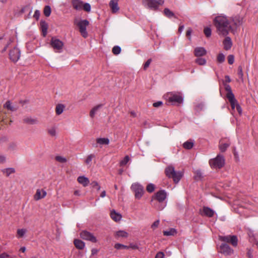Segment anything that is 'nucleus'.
Masks as SVG:
<instances>
[{
  "mask_svg": "<svg viewBox=\"0 0 258 258\" xmlns=\"http://www.w3.org/2000/svg\"><path fill=\"white\" fill-rule=\"evenodd\" d=\"M130 157L126 155L124 157V158L120 162V166H124L126 165L127 162L129 161Z\"/></svg>",
  "mask_w": 258,
  "mask_h": 258,
  "instance_id": "nucleus-42",
  "label": "nucleus"
},
{
  "mask_svg": "<svg viewBox=\"0 0 258 258\" xmlns=\"http://www.w3.org/2000/svg\"><path fill=\"white\" fill-rule=\"evenodd\" d=\"M155 189V185L153 183H149L146 187V190L148 192L151 193L154 191Z\"/></svg>",
  "mask_w": 258,
  "mask_h": 258,
  "instance_id": "nucleus-41",
  "label": "nucleus"
},
{
  "mask_svg": "<svg viewBox=\"0 0 258 258\" xmlns=\"http://www.w3.org/2000/svg\"><path fill=\"white\" fill-rule=\"evenodd\" d=\"M4 107L12 111H16L18 109V107L17 106L12 105L11 102L10 101H8L6 102V103L4 104Z\"/></svg>",
  "mask_w": 258,
  "mask_h": 258,
  "instance_id": "nucleus-27",
  "label": "nucleus"
},
{
  "mask_svg": "<svg viewBox=\"0 0 258 258\" xmlns=\"http://www.w3.org/2000/svg\"><path fill=\"white\" fill-rule=\"evenodd\" d=\"M51 12V8L50 6H46L44 7L43 13H44V15L46 17H49L50 15Z\"/></svg>",
  "mask_w": 258,
  "mask_h": 258,
  "instance_id": "nucleus-37",
  "label": "nucleus"
},
{
  "mask_svg": "<svg viewBox=\"0 0 258 258\" xmlns=\"http://www.w3.org/2000/svg\"><path fill=\"white\" fill-rule=\"evenodd\" d=\"M228 61L230 64H232L234 61V57L233 55H229L228 56Z\"/></svg>",
  "mask_w": 258,
  "mask_h": 258,
  "instance_id": "nucleus-54",
  "label": "nucleus"
},
{
  "mask_svg": "<svg viewBox=\"0 0 258 258\" xmlns=\"http://www.w3.org/2000/svg\"><path fill=\"white\" fill-rule=\"evenodd\" d=\"M46 195V192L45 190L38 189L37 190L34 196V199L36 200H39L44 198Z\"/></svg>",
  "mask_w": 258,
  "mask_h": 258,
  "instance_id": "nucleus-22",
  "label": "nucleus"
},
{
  "mask_svg": "<svg viewBox=\"0 0 258 258\" xmlns=\"http://www.w3.org/2000/svg\"><path fill=\"white\" fill-rule=\"evenodd\" d=\"M81 237L86 240L90 241L92 242L95 243L97 241V240L93 234L87 231L84 230L80 233Z\"/></svg>",
  "mask_w": 258,
  "mask_h": 258,
  "instance_id": "nucleus-12",
  "label": "nucleus"
},
{
  "mask_svg": "<svg viewBox=\"0 0 258 258\" xmlns=\"http://www.w3.org/2000/svg\"><path fill=\"white\" fill-rule=\"evenodd\" d=\"M114 247L117 249H120L122 248H127L128 247L120 243H116L115 244Z\"/></svg>",
  "mask_w": 258,
  "mask_h": 258,
  "instance_id": "nucleus-52",
  "label": "nucleus"
},
{
  "mask_svg": "<svg viewBox=\"0 0 258 258\" xmlns=\"http://www.w3.org/2000/svg\"><path fill=\"white\" fill-rule=\"evenodd\" d=\"M220 250L221 252L225 255H230L233 252V250L226 243L221 244L220 245Z\"/></svg>",
  "mask_w": 258,
  "mask_h": 258,
  "instance_id": "nucleus-14",
  "label": "nucleus"
},
{
  "mask_svg": "<svg viewBox=\"0 0 258 258\" xmlns=\"http://www.w3.org/2000/svg\"><path fill=\"white\" fill-rule=\"evenodd\" d=\"M164 14L166 17L169 18L174 16V14L168 8H165L164 10Z\"/></svg>",
  "mask_w": 258,
  "mask_h": 258,
  "instance_id": "nucleus-36",
  "label": "nucleus"
},
{
  "mask_svg": "<svg viewBox=\"0 0 258 258\" xmlns=\"http://www.w3.org/2000/svg\"><path fill=\"white\" fill-rule=\"evenodd\" d=\"M219 240L227 243H230L233 246L237 245L238 239L235 235L219 236Z\"/></svg>",
  "mask_w": 258,
  "mask_h": 258,
  "instance_id": "nucleus-9",
  "label": "nucleus"
},
{
  "mask_svg": "<svg viewBox=\"0 0 258 258\" xmlns=\"http://www.w3.org/2000/svg\"><path fill=\"white\" fill-rule=\"evenodd\" d=\"M194 145V141L192 140H188L184 142L183 144V147L187 150L191 149Z\"/></svg>",
  "mask_w": 258,
  "mask_h": 258,
  "instance_id": "nucleus-29",
  "label": "nucleus"
},
{
  "mask_svg": "<svg viewBox=\"0 0 258 258\" xmlns=\"http://www.w3.org/2000/svg\"><path fill=\"white\" fill-rule=\"evenodd\" d=\"M89 24L87 20H81L77 23V26L79 28V31L84 38L88 37V32L86 31V27Z\"/></svg>",
  "mask_w": 258,
  "mask_h": 258,
  "instance_id": "nucleus-7",
  "label": "nucleus"
},
{
  "mask_svg": "<svg viewBox=\"0 0 258 258\" xmlns=\"http://www.w3.org/2000/svg\"><path fill=\"white\" fill-rule=\"evenodd\" d=\"M26 230L24 229H20L17 230V234L19 237H22L24 235Z\"/></svg>",
  "mask_w": 258,
  "mask_h": 258,
  "instance_id": "nucleus-51",
  "label": "nucleus"
},
{
  "mask_svg": "<svg viewBox=\"0 0 258 258\" xmlns=\"http://www.w3.org/2000/svg\"><path fill=\"white\" fill-rule=\"evenodd\" d=\"M231 20L236 27L240 26L243 23V18L239 15L232 17Z\"/></svg>",
  "mask_w": 258,
  "mask_h": 258,
  "instance_id": "nucleus-16",
  "label": "nucleus"
},
{
  "mask_svg": "<svg viewBox=\"0 0 258 258\" xmlns=\"http://www.w3.org/2000/svg\"><path fill=\"white\" fill-rule=\"evenodd\" d=\"M227 99L230 103L232 109L234 110L236 108V104L238 103L237 100L235 98L233 93H229L228 98H227Z\"/></svg>",
  "mask_w": 258,
  "mask_h": 258,
  "instance_id": "nucleus-18",
  "label": "nucleus"
},
{
  "mask_svg": "<svg viewBox=\"0 0 258 258\" xmlns=\"http://www.w3.org/2000/svg\"><path fill=\"white\" fill-rule=\"evenodd\" d=\"M200 213L202 216L211 218L214 216L215 211L208 207L204 206L202 210L200 211Z\"/></svg>",
  "mask_w": 258,
  "mask_h": 258,
  "instance_id": "nucleus-13",
  "label": "nucleus"
},
{
  "mask_svg": "<svg viewBox=\"0 0 258 258\" xmlns=\"http://www.w3.org/2000/svg\"><path fill=\"white\" fill-rule=\"evenodd\" d=\"M131 188L135 192V197L140 199L144 194V187L139 183H134L132 185Z\"/></svg>",
  "mask_w": 258,
  "mask_h": 258,
  "instance_id": "nucleus-10",
  "label": "nucleus"
},
{
  "mask_svg": "<svg viewBox=\"0 0 258 258\" xmlns=\"http://www.w3.org/2000/svg\"><path fill=\"white\" fill-rule=\"evenodd\" d=\"M96 142L97 144L101 145H108L109 143V140L108 138H100L96 139Z\"/></svg>",
  "mask_w": 258,
  "mask_h": 258,
  "instance_id": "nucleus-28",
  "label": "nucleus"
},
{
  "mask_svg": "<svg viewBox=\"0 0 258 258\" xmlns=\"http://www.w3.org/2000/svg\"><path fill=\"white\" fill-rule=\"evenodd\" d=\"M40 16V12L38 10H36L34 12V17L36 19H38Z\"/></svg>",
  "mask_w": 258,
  "mask_h": 258,
  "instance_id": "nucleus-61",
  "label": "nucleus"
},
{
  "mask_svg": "<svg viewBox=\"0 0 258 258\" xmlns=\"http://www.w3.org/2000/svg\"><path fill=\"white\" fill-rule=\"evenodd\" d=\"M9 56L10 59L14 62H17L20 57V50L17 47H15L10 51Z\"/></svg>",
  "mask_w": 258,
  "mask_h": 258,
  "instance_id": "nucleus-11",
  "label": "nucleus"
},
{
  "mask_svg": "<svg viewBox=\"0 0 258 258\" xmlns=\"http://www.w3.org/2000/svg\"><path fill=\"white\" fill-rule=\"evenodd\" d=\"M50 45L55 52H61L62 51L63 43L59 39L52 37L51 39Z\"/></svg>",
  "mask_w": 258,
  "mask_h": 258,
  "instance_id": "nucleus-8",
  "label": "nucleus"
},
{
  "mask_svg": "<svg viewBox=\"0 0 258 258\" xmlns=\"http://www.w3.org/2000/svg\"><path fill=\"white\" fill-rule=\"evenodd\" d=\"M40 27L43 37H45L47 32V24L44 21H41L40 22Z\"/></svg>",
  "mask_w": 258,
  "mask_h": 258,
  "instance_id": "nucleus-25",
  "label": "nucleus"
},
{
  "mask_svg": "<svg viewBox=\"0 0 258 258\" xmlns=\"http://www.w3.org/2000/svg\"><path fill=\"white\" fill-rule=\"evenodd\" d=\"M203 107V105L202 104H199L196 106V109L197 110H199L202 109Z\"/></svg>",
  "mask_w": 258,
  "mask_h": 258,
  "instance_id": "nucleus-63",
  "label": "nucleus"
},
{
  "mask_svg": "<svg viewBox=\"0 0 258 258\" xmlns=\"http://www.w3.org/2000/svg\"><path fill=\"white\" fill-rule=\"evenodd\" d=\"M95 158V155L94 154L89 155L86 159L85 163L87 164H89L91 162L93 158Z\"/></svg>",
  "mask_w": 258,
  "mask_h": 258,
  "instance_id": "nucleus-46",
  "label": "nucleus"
},
{
  "mask_svg": "<svg viewBox=\"0 0 258 258\" xmlns=\"http://www.w3.org/2000/svg\"><path fill=\"white\" fill-rule=\"evenodd\" d=\"M9 257V255L6 253H3L0 255V258H7Z\"/></svg>",
  "mask_w": 258,
  "mask_h": 258,
  "instance_id": "nucleus-64",
  "label": "nucleus"
},
{
  "mask_svg": "<svg viewBox=\"0 0 258 258\" xmlns=\"http://www.w3.org/2000/svg\"><path fill=\"white\" fill-rule=\"evenodd\" d=\"M2 171L7 176H9L11 174L15 173V170L14 168H7L3 169L2 170Z\"/></svg>",
  "mask_w": 258,
  "mask_h": 258,
  "instance_id": "nucleus-33",
  "label": "nucleus"
},
{
  "mask_svg": "<svg viewBox=\"0 0 258 258\" xmlns=\"http://www.w3.org/2000/svg\"><path fill=\"white\" fill-rule=\"evenodd\" d=\"M163 104V103L161 101H157L153 103V106L155 107H158L161 106Z\"/></svg>",
  "mask_w": 258,
  "mask_h": 258,
  "instance_id": "nucleus-59",
  "label": "nucleus"
},
{
  "mask_svg": "<svg viewBox=\"0 0 258 258\" xmlns=\"http://www.w3.org/2000/svg\"><path fill=\"white\" fill-rule=\"evenodd\" d=\"M102 105L99 104L93 107L90 112V116L93 118L98 110L102 107Z\"/></svg>",
  "mask_w": 258,
  "mask_h": 258,
  "instance_id": "nucleus-32",
  "label": "nucleus"
},
{
  "mask_svg": "<svg viewBox=\"0 0 258 258\" xmlns=\"http://www.w3.org/2000/svg\"><path fill=\"white\" fill-rule=\"evenodd\" d=\"M224 86H225V90L227 91V93L226 94V97L227 98H228L229 93L231 94L233 93L232 92L231 88V87L230 86V85L226 84H224Z\"/></svg>",
  "mask_w": 258,
  "mask_h": 258,
  "instance_id": "nucleus-45",
  "label": "nucleus"
},
{
  "mask_svg": "<svg viewBox=\"0 0 258 258\" xmlns=\"http://www.w3.org/2000/svg\"><path fill=\"white\" fill-rule=\"evenodd\" d=\"M247 255L249 258H252V250L250 249H247Z\"/></svg>",
  "mask_w": 258,
  "mask_h": 258,
  "instance_id": "nucleus-60",
  "label": "nucleus"
},
{
  "mask_svg": "<svg viewBox=\"0 0 258 258\" xmlns=\"http://www.w3.org/2000/svg\"><path fill=\"white\" fill-rule=\"evenodd\" d=\"M237 74H238L239 78L240 79L243 80V72H242V67H241V66L238 67Z\"/></svg>",
  "mask_w": 258,
  "mask_h": 258,
  "instance_id": "nucleus-49",
  "label": "nucleus"
},
{
  "mask_svg": "<svg viewBox=\"0 0 258 258\" xmlns=\"http://www.w3.org/2000/svg\"><path fill=\"white\" fill-rule=\"evenodd\" d=\"M209 164L212 168L220 169L224 165V158L223 155L219 154L216 158L210 159Z\"/></svg>",
  "mask_w": 258,
  "mask_h": 258,
  "instance_id": "nucleus-6",
  "label": "nucleus"
},
{
  "mask_svg": "<svg viewBox=\"0 0 258 258\" xmlns=\"http://www.w3.org/2000/svg\"><path fill=\"white\" fill-rule=\"evenodd\" d=\"M236 109L238 112L239 113V114H241L242 113V109L238 104H236Z\"/></svg>",
  "mask_w": 258,
  "mask_h": 258,
  "instance_id": "nucleus-62",
  "label": "nucleus"
},
{
  "mask_svg": "<svg viewBox=\"0 0 258 258\" xmlns=\"http://www.w3.org/2000/svg\"><path fill=\"white\" fill-rule=\"evenodd\" d=\"M224 48L228 50L231 48L232 42L229 37H226L223 41Z\"/></svg>",
  "mask_w": 258,
  "mask_h": 258,
  "instance_id": "nucleus-21",
  "label": "nucleus"
},
{
  "mask_svg": "<svg viewBox=\"0 0 258 258\" xmlns=\"http://www.w3.org/2000/svg\"><path fill=\"white\" fill-rule=\"evenodd\" d=\"M165 97L166 100L173 105L181 104L183 101V97L179 92H168Z\"/></svg>",
  "mask_w": 258,
  "mask_h": 258,
  "instance_id": "nucleus-3",
  "label": "nucleus"
},
{
  "mask_svg": "<svg viewBox=\"0 0 258 258\" xmlns=\"http://www.w3.org/2000/svg\"><path fill=\"white\" fill-rule=\"evenodd\" d=\"M83 2L81 0H72V5L74 9L80 11L83 9Z\"/></svg>",
  "mask_w": 258,
  "mask_h": 258,
  "instance_id": "nucleus-17",
  "label": "nucleus"
},
{
  "mask_svg": "<svg viewBox=\"0 0 258 258\" xmlns=\"http://www.w3.org/2000/svg\"><path fill=\"white\" fill-rule=\"evenodd\" d=\"M111 218L115 221H119L121 219V215L120 214L117 213L115 210H112L110 212Z\"/></svg>",
  "mask_w": 258,
  "mask_h": 258,
  "instance_id": "nucleus-24",
  "label": "nucleus"
},
{
  "mask_svg": "<svg viewBox=\"0 0 258 258\" xmlns=\"http://www.w3.org/2000/svg\"><path fill=\"white\" fill-rule=\"evenodd\" d=\"M49 134L51 136H55L56 135V130L54 127H52L48 130Z\"/></svg>",
  "mask_w": 258,
  "mask_h": 258,
  "instance_id": "nucleus-50",
  "label": "nucleus"
},
{
  "mask_svg": "<svg viewBox=\"0 0 258 258\" xmlns=\"http://www.w3.org/2000/svg\"><path fill=\"white\" fill-rule=\"evenodd\" d=\"M151 61H152V59L151 58L147 60V61L144 64V70L147 69V68L149 67Z\"/></svg>",
  "mask_w": 258,
  "mask_h": 258,
  "instance_id": "nucleus-57",
  "label": "nucleus"
},
{
  "mask_svg": "<svg viewBox=\"0 0 258 258\" xmlns=\"http://www.w3.org/2000/svg\"><path fill=\"white\" fill-rule=\"evenodd\" d=\"M78 181L84 186H87L89 183V180L84 176H80L78 177Z\"/></svg>",
  "mask_w": 258,
  "mask_h": 258,
  "instance_id": "nucleus-23",
  "label": "nucleus"
},
{
  "mask_svg": "<svg viewBox=\"0 0 258 258\" xmlns=\"http://www.w3.org/2000/svg\"><path fill=\"white\" fill-rule=\"evenodd\" d=\"M230 145V143L229 142H227L226 143H223L222 141H220L219 145V149L222 152H225L228 147Z\"/></svg>",
  "mask_w": 258,
  "mask_h": 258,
  "instance_id": "nucleus-26",
  "label": "nucleus"
},
{
  "mask_svg": "<svg viewBox=\"0 0 258 258\" xmlns=\"http://www.w3.org/2000/svg\"><path fill=\"white\" fill-rule=\"evenodd\" d=\"M176 233V230L174 228H170L168 230L163 231V235L164 236H171L174 235Z\"/></svg>",
  "mask_w": 258,
  "mask_h": 258,
  "instance_id": "nucleus-34",
  "label": "nucleus"
},
{
  "mask_svg": "<svg viewBox=\"0 0 258 258\" xmlns=\"http://www.w3.org/2000/svg\"><path fill=\"white\" fill-rule=\"evenodd\" d=\"M7 158L5 155L0 154V164H4L6 162Z\"/></svg>",
  "mask_w": 258,
  "mask_h": 258,
  "instance_id": "nucleus-53",
  "label": "nucleus"
},
{
  "mask_svg": "<svg viewBox=\"0 0 258 258\" xmlns=\"http://www.w3.org/2000/svg\"><path fill=\"white\" fill-rule=\"evenodd\" d=\"M83 9L86 12H89L91 11V5L87 3L83 4Z\"/></svg>",
  "mask_w": 258,
  "mask_h": 258,
  "instance_id": "nucleus-43",
  "label": "nucleus"
},
{
  "mask_svg": "<svg viewBox=\"0 0 258 258\" xmlns=\"http://www.w3.org/2000/svg\"><path fill=\"white\" fill-rule=\"evenodd\" d=\"M155 258H164V254L163 252L159 251L156 254Z\"/></svg>",
  "mask_w": 258,
  "mask_h": 258,
  "instance_id": "nucleus-58",
  "label": "nucleus"
},
{
  "mask_svg": "<svg viewBox=\"0 0 258 258\" xmlns=\"http://www.w3.org/2000/svg\"><path fill=\"white\" fill-rule=\"evenodd\" d=\"M160 223V221L159 220H157L155 221L151 225V228L153 229H156L159 225Z\"/></svg>",
  "mask_w": 258,
  "mask_h": 258,
  "instance_id": "nucleus-56",
  "label": "nucleus"
},
{
  "mask_svg": "<svg viewBox=\"0 0 258 258\" xmlns=\"http://www.w3.org/2000/svg\"><path fill=\"white\" fill-rule=\"evenodd\" d=\"M164 3V0H142L145 8L153 11H157Z\"/></svg>",
  "mask_w": 258,
  "mask_h": 258,
  "instance_id": "nucleus-4",
  "label": "nucleus"
},
{
  "mask_svg": "<svg viewBox=\"0 0 258 258\" xmlns=\"http://www.w3.org/2000/svg\"><path fill=\"white\" fill-rule=\"evenodd\" d=\"M116 236L120 237H126L128 233L124 231H118L116 232Z\"/></svg>",
  "mask_w": 258,
  "mask_h": 258,
  "instance_id": "nucleus-40",
  "label": "nucleus"
},
{
  "mask_svg": "<svg viewBox=\"0 0 258 258\" xmlns=\"http://www.w3.org/2000/svg\"><path fill=\"white\" fill-rule=\"evenodd\" d=\"M214 24L219 35L226 36L231 29L230 22L225 16L220 15L215 17Z\"/></svg>",
  "mask_w": 258,
  "mask_h": 258,
  "instance_id": "nucleus-1",
  "label": "nucleus"
},
{
  "mask_svg": "<svg viewBox=\"0 0 258 258\" xmlns=\"http://www.w3.org/2000/svg\"><path fill=\"white\" fill-rule=\"evenodd\" d=\"M109 6L111 9L112 12L115 13L119 10L117 0H111L109 3Z\"/></svg>",
  "mask_w": 258,
  "mask_h": 258,
  "instance_id": "nucleus-19",
  "label": "nucleus"
},
{
  "mask_svg": "<svg viewBox=\"0 0 258 258\" xmlns=\"http://www.w3.org/2000/svg\"><path fill=\"white\" fill-rule=\"evenodd\" d=\"M207 53V50L203 47H197L194 50V54L197 57L204 56Z\"/></svg>",
  "mask_w": 258,
  "mask_h": 258,
  "instance_id": "nucleus-15",
  "label": "nucleus"
},
{
  "mask_svg": "<svg viewBox=\"0 0 258 258\" xmlns=\"http://www.w3.org/2000/svg\"><path fill=\"white\" fill-rule=\"evenodd\" d=\"M55 160L60 163H64L67 161V159L65 158L60 156H56Z\"/></svg>",
  "mask_w": 258,
  "mask_h": 258,
  "instance_id": "nucleus-48",
  "label": "nucleus"
},
{
  "mask_svg": "<svg viewBox=\"0 0 258 258\" xmlns=\"http://www.w3.org/2000/svg\"><path fill=\"white\" fill-rule=\"evenodd\" d=\"M165 172L167 177L172 178L175 183H178L183 176L181 171H176L172 166L167 167L165 169Z\"/></svg>",
  "mask_w": 258,
  "mask_h": 258,
  "instance_id": "nucleus-2",
  "label": "nucleus"
},
{
  "mask_svg": "<svg viewBox=\"0 0 258 258\" xmlns=\"http://www.w3.org/2000/svg\"><path fill=\"white\" fill-rule=\"evenodd\" d=\"M64 108H65V106L64 105H63L62 104H57L55 108L56 114L57 115L61 114L63 112Z\"/></svg>",
  "mask_w": 258,
  "mask_h": 258,
  "instance_id": "nucleus-31",
  "label": "nucleus"
},
{
  "mask_svg": "<svg viewBox=\"0 0 258 258\" xmlns=\"http://www.w3.org/2000/svg\"><path fill=\"white\" fill-rule=\"evenodd\" d=\"M23 122L28 124H36L38 123V120L35 118H32L31 117H25L23 118Z\"/></svg>",
  "mask_w": 258,
  "mask_h": 258,
  "instance_id": "nucleus-20",
  "label": "nucleus"
},
{
  "mask_svg": "<svg viewBox=\"0 0 258 258\" xmlns=\"http://www.w3.org/2000/svg\"><path fill=\"white\" fill-rule=\"evenodd\" d=\"M195 62L200 66H204L206 63V60L205 58L199 57L195 60Z\"/></svg>",
  "mask_w": 258,
  "mask_h": 258,
  "instance_id": "nucleus-38",
  "label": "nucleus"
},
{
  "mask_svg": "<svg viewBox=\"0 0 258 258\" xmlns=\"http://www.w3.org/2000/svg\"><path fill=\"white\" fill-rule=\"evenodd\" d=\"M74 244L77 248L80 249H82L85 247V243L79 239H75L74 240Z\"/></svg>",
  "mask_w": 258,
  "mask_h": 258,
  "instance_id": "nucleus-30",
  "label": "nucleus"
},
{
  "mask_svg": "<svg viewBox=\"0 0 258 258\" xmlns=\"http://www.w3.org/2000/svg\"><path fill=\"white\" fill-rule=\"evenodd\" d=\"M112 53L115 55H117L120 53L121 48L119 46H115L112 50Z\"/></svg>",
  "mask_w": 258,
  "mask_h": 258,
  "instance_id": "nucleus-39",
  "label": "nucleus"
},
{
  "mask_svg": "<svg viewBox=\"0 0 258 258\" xmlns=\"http://www.w3.org/2000/svg\"><path fill=\"white\" fill-rule=\"evenodd\" d=\"M194 177L196 180L202 179L203 177L202 171L200 170H197L195 171Z\"/></svg>",
  "mask_w": 258,
  "mask_h": 258,
  "instance_id": "nucleus-35",
  "label": "nucleus"
},
{
  "mask_svg": "<svg viewBox=\"0 0 258 258\" xmlns=\"http://www.w3.org/2000/svg\"><path fill=\"white\" fill-rule=\"evenodd\" d=\"M91 185L93 187H96L98 190L100 189V185H99L98 182L96 181H92L91 183Z\"/></svg>",
  "mask_w": 258,
  "mask_h": 258,
  "instance_id": "nucleus-55",
  "label": "nucleus"
},
{
  "mask_svg": "<svg viewBox=\"0 0 258 258\" xmlns=\"http://www.w3.org/2000/svg\"><path fill=\"white\" fill-rule=\"evenodd\" d=\"M204 33L206 37H209L211 35V29L209 27L204 29Z\"/></svg>",
  "mask_w": 258,
  "mask_h": 258,
  "instance_id": "nucleus-47",
  "label": "nucleus"
},
{
  "mask_svg": "<svg viewBox=\"0 0 258 258\" xmlns=\"http://www.w3.org/2000/svg\"><path fill=\"white\" fill-rule=\"evenodd\" d=\"M225 55L221 53L217 56V61L220 63H222L225 61Z\"/></svg>",
  "mask_w": 258,
  "mask_h": 258,
  "instance_id": "nucleus-44",
  "label": "nucleus"
},
{
  "mask_svg": "<svg viewBox=\"0 0 258 258\" xmlns=\"http://www.w3.org/2000/svg\"><path fill=\"white\" fill-rule=\"evenodd\" d=\"M167 194L165 190H160L157 191L155 195L152 197V201L156 200L159 203H161V205L157 207V209L159 210H163L166 206V204H163L162 203L166 199Z\"/></svg>",
  "mask_w": 258,
  "mask_h": 258,
  "instance_id": "nucleus-5",
  "label": "nucleus"
}]
</instances>
